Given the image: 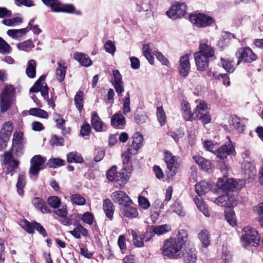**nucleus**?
Returning a JSON list of instances; mask_svg holds the SVG:
<instances>
[{
  "mask_svg": "<svg viewBox=\"0 0 263 263\" xmlns=\"http://www.w3.org/2000/svg\"><path fill=\"white\" fill-rule=\"evenodd\" d=\"M183 246L181 242L175 238H170L164 241L161 248L163 255L173 258L180 257Z\"/></svg>",
  "mask_w": 263,
  "mask_h": 263,
  "instance_id": "obj_1",
  "label": "nucleus"
},
{
  "mask_svg": "<svg viewBox=\"0 0 263 263\" xmlns=\"http://www.w3.org/2000/svg\"><path fill=\"white\" fill-rule=\"evenodd\" d=\"M143 136L139 133H136L133 136V142L131 146L122 155L124 164L130 163L132 156L135 155L142 145Z\"/></svg>",
  "mask_w": 263,
  "mask_h": 263,
  "instance_id": "obj_2",
  "label": "nucleus"
},
{
  "mask_svg": "<svg viewBox=\"0 0 263 263\" xmlns=\"http://www.w3.org/2000/svg\"><path fill=\"white\" fill-rule=\"evenodd\" d=\"M241 241L245 248L250 246L256 247L260 241V237L257 232L253 228L247 226L242 230Z\"/></svg>",
  "mask_w": 263,
  "mask_h": 263,
  "instance_id": "obj_3",
  "label": "nucleus"
},
{
  "mask_svg": "<svg viewBox=\"0 0 263 263\" xmlns=\"http://www.w3.org/2000/svg\"><path fill=\"white\" fill-rule=\"evenodd\" d=\"M245 184V181L243 179L237 180L227 178H219L217 182V187L224 191H233L234 189L240 190L244 187Z\"/></svg>",
  "mask_w": 263,
  "mask_h": 263,
  "instance_id": "obj_4",
  "label": "nucleus"
},
{
  "mask_svg": "<svg viewBox=\"0 0 263 263\" xmlns=\"http://www.w3.org/2000/svg\"><path fill=\"white\" fill-rule=\"evenodd\" d=\"M187 9V6L185 3L174 2L165 13L170 18L176 20L183 17L186 13Z\"/></svg>",
  "mask_w": 263,
  "mask_h": 263,
  "instance_id": "obj_5",
  "label": "nucleus"
},
{
  "mask_svg": "<svg viewBox=\"0 0 263 263\" xmlns=\"http://www.w3.org/2000/svg\"><path fill=\"white\" fill-rule=\"evenodd\" d=\"M191 23L198 28H205L214 23V18L203 13L191 14L189 15Z\"/></svg>",
  "mask_w": 263,
  "mask_h": 263,
  "instance_id": "obj_6",
  "label": "nucleus"
},
{
  "mask_svg": "<svg viewBox=\"0 0 263 263\" xmlns=\"http://www.w3.org/2000/svg\"><path fill=\"white\" fill-rule=\"evenodd\" d=\"M43 2L50 7L54 12L73 13L75 7L72 4H61L59 0H42Z\"/></svg>",
  "mask_w": 263,
  "mask_h": 263,
  "instance_id": "obj_7",
  "label": "nucleus"
},
{
  "mask_svg": "<svg viewBox=\"0 0 263 263\" xmlns=\"http://www.w3.org/2000/svg\"><path fill=\"white\" fill-rule=\"evenodd\" d=\"M46 159L40 155H35L30 161L29 173L33 176H37L39 172L46 167Z\"/></svg>",
  "mask_w": 263,
  "mask_h": 263,
  "instance_id": "obj_8",
  "label": "nucleus"
},
{
  "mask_svg": "<svg viewBox=\"0 0 263 263\" xmlns=\"http://www.w3.org/2000/svg\"><path fill=\"white\" fill-rule=\"evenodd\" d=\"M164 159L167 164L166 174L168 177H173L177 172L179 167V164L177 162V158L169 152H166L164 154Z\"/></svg>",
  "mask_w": 263,
  "mask_h": 263,
  "instance_id": "obj_9",
  "label": "nucleus"
},
{
  "mask_svg": "<svg viewBox=\"0 0 263 263\" xmlns=\"http://www.w3.org/2000/svg\"><path fill=\"white\" fill-rule=\"evenodd\" d=\"M24 143L23 133L21 131H15L13 135L12 151L17 154H22Z\"/></svg>",
  "mask_w": 263,
  "mask_h": 263,
  "instance_id": "obj_10",
  "label": "nucleus"
},
{
  "mask_svg": "<svg viewBox=\"0 0 263 263\" xmlns=\"http://www.w3.org/2000/svg\"><path fill=\"white\" fill-rule=\"evenodd\" d=\"M19 224L22 228L29 233H33L34 229H35L43 237H45L47 236L45 229L39 223L34 222L31 223L26 219H22L20 221Z\"/></svg>",
  "mask_w": 263,
  "mask_h": 263,
  "instance_id": "obj_11",
  "label": "nucleus"
},
{
  "mask_svg": "<svg viewBox=\"0 0 263 263\" xmlns=\"http://www.w3.org/2000/svg\"><path fill=\"white\" fill-rule=\"evenodd\" d=\"M236 55L238 57L239 60L237 62L238 65L240 61H244L247 63H251L257 59V57L252 50L249 47L240 48L236 53Z\"/></svg>",
  "mask_w": 263,
  "mask_h": 263,
  "instance_id": "obj_12",
  "label": "nucleus"
},
{
  "mask_svg": "<svg viewBox=\"0 0 263 263\" xmlns=\"http://www.w3.org/2000/svg\"><path fill=\"white\" fill-rule=\"evenodd\" d=\"M234 152V147L231 141L229 140L224 144L217 148L214 152V154L218 158L220 159H226L228 155L233 154Z\"/></svg>",
  "mask_w": 263,
  "mask_h": 263,
  "instance_id": "obj_13",
  "label": "nucleus"
},
{
  "mask_svg": "<svg viewBox=\"0 0 263 263\" xmlns=\"http://www.w3.org/2000/svg\"><path fill=\"white\" fill-rule=\"evenodd\" d=\"M45 77L42 76L35 82V84L30 89L31 92H37L40 91L42 97L47 99L48 98V88L44 83Z\"/></svg>",
  "mask_w": 263,
  "mask_h": 263,
  "instance_id": "obj_14",
  "label": "nucleus"
},
{
  "mask_svg": "<svg viewBox=\"0 0 263 263\" xmlns=\"http://www.w3.org/2000/svg\"><path fill=\"white\" fill-rule=\"evenodd\" d=\"M190 55L186 54L180 57L178 70L181 77L185 78L189 74L191 69Z\"/></svg>",
  "mask_w": 263,
  "mask_h": 263,
  "instance_id": "obj_15",
  "label": "nucleus"
},
{
  "mask_svg": "<svg viewBox=\"0 0 263 263\" xmlns=\"http://www.w3.org/2000/svg\"><path fill=\"white\" fill-rule=\"evenodd\" d=\"M112 76L114 78L112 85L118 95L119 97H122L123 96L122 93L124 91V82L122 80V76L118 70H112Z\"/></svg>",
  "mask_w": 263,
  "mask_h": 263,
  "instance_id": "obj_16",
  "label": "nucleus"
},
{
  "mask_svg": "<svg viewBox=\"0 0 263 263\" xmlns=\"http://www.w3.org/2000/svg\"><path fill=\"white\" fill-rule=\"evenodd\" d=\"M110 197L114 202L118 203L121 206L124 204L132 203V201L129 196L123 191H118L114 192L111 194Z\"/></svg>",
  "mask_w": 263,
  "mask_h": 263,
  "instance_id": "obj_17",
  "label": "nucleus"
},
{
  "mask_svg": "<svg viewBox=\"0 0 263 263\" xmlns=\"http://www.w3.org/2000/svg\"><path fill=\"white\" fill-rule=\"evenodd\" d=\"M214 202L221 206L231 208L235 204V200L231 195L227 193L216 198Z\"/></svg>",
  "mask_w": 263,
  "mask_h": 263,
  "instance_id": "obj_18",
  "label": "nucleus"
},
{
  "mask_svg": "<svg viewBox=\"0 0 263 263\" xmlns=\"http://www.w3.org/2000/svg\"><path fill=\"white\" fill-rule=\"evenodd\" d=\"M204 55H200V53L194 54V59L197 69L200 71L205 70L209 66V59Z\"/></svg>",
  "mask_w": 263,
  "mask_h": 263,
  "instance_id": "obj_19",
  "label": "nucleus"
},
{
  "mask_svg": "<svg viewBox=\"0 0 263 263\" xmlns=\"http://www.w3.org/2000/svg\"><path fill=\"white\" fill-rule=\"evenodd\" d=\"M229 124L238 132L242 133L245 129V121L235 116H231L229 120Z\"/></svg>",
  "mask_w": 263,
  "mask_h": 263,
  "instance_id": "obj_20",
  "label": "nucleus"
},
{
  "mask_svg": "<svg viewBox=\"0 0 263 263\" xmlns=\"http://www.w3.org/2000/svg\"><path fill=\"white\" fill-rule=\"evenodd\" d=\"M58 67L55 70V77L60 82H63L65 77L67 69V64L65 61L60 60L57 63Z\"/></svg>",
  "mask_w": 263,
  "mask_h": 263,
  "instance_id": "obj_21",
  "label": "nucleus"
},
{
  "mask_svg": "<svg viewBox=\"0 0 263 263\" xmlns=\"http://www.w3.org/2000/svg\"><path fill=\"white\" fill-rule=\"evenodd\" d=\"M196 107L194 109V115L197 118L200 115L205 114L210 110L208 104L203 100H198L195 101Z\"/></svg>",
  "mask_w": 263,
  "mask_h": 263,
  "instance_id": "obj_22",
  "label": "nucleus"
},
{
  "mask_svg": "<svg viewBox=\"0 0 263 263\" xmlns=\"http://www.w3.org/2000/svg\"><path fill=\"white\" fill-rule=\"evenodd\" d=\"M121 212L124 216L129 218H135L138 216L137 209L130 206V204L122 205L121 207Z\"/></svg>",
  "mask_w": 263,
  "mask_h": 263,
  "instance_id": "obj_23",
  "label": "nucleus"
},
{
  "mask_svg": "<svg viewBox=\"0 0 263 263\" xmlns=\"http://www.w3.org/2000/svg\"><path fill=\"white\" fill-rule=\"evenodd\" d=\"M73 58L83 66L88 67L92 65L90 59L83 53L76 52L74 53Z\"/></svg>",
  "mask_w": 263,
  "mask_h": 263,
  "instance_id": "obj_24",
  "label": "nucleus"
},
{
  "mask_svg": "<svg viewBox=\"0 0 263 263\" xmlns=\"http://www.w3.org/2000/svg\"><path fill=\"white\" fill-rule=\"evenodd\" d=\"M193 159L195 163L204 171H208L211 169V163L210 160L205 159L199 155H195L193 156Z\"/></svg>",
  "mask_w": 263,
  "mask_h": 263,
  "instance_id": "obj_25",
  "label": "nucleus"
},
{
  "mask_svg": "<svg viewBox=\"0 0 263 263\" xmlns=\"http://www.w3.org/2000/svg\"><path fill=\"white\" fill-rule=\"evenodd\" d=\"M198 237L203 247L207 248L211 243V235L208 230L203 229L198 233Z\"/></svg>",
  "mask_w": 263,
  "mask_h": 263,
  "instance_id": "obj_26",
  "label": "nucleus"
},
{
  "mask_svg": "<svg viewBox=\"0 0 263 263\" xmlns=\"http://www.w3.org/2000/svg\"><path fill=\"white\" fill-rule=\"evenodd\" d=\"M212 188V184L205 181H201L195 185L196 193L199 196H202L208 193Z\"/></svg>",
  "mask_w": 263,
  "mask_h": 263,
  "instance_id": "obj_27",
  "label": "nucleus"
},
{
  "mask_svg": "<svg viewBox=\"0 0 263 263\" xmlns=\"http://www.w3.org/2000/svg\"><path fill=\"white\" fill-rule=\"evenodd\" d=\"M196 53H200L201 55L211 58L214 55V51L213 48L206 43H201L199 46V51Z\"/></svg>",
  "mask_w": 263,
  "mask_h": 263,
  "instance_id": "obj_28",
  "label": "nucleus"
},
{
  "mask_svg": "<svg viewBox=\"0 0 263 263\" xmlns=\"http://www.w3.org/2000/svg\"><path fill=\"white\" fill-rule=\"evenodd\" d=\"M91 123L93 128L97 132H102L103 130L104 123L99 117L98 114L93 111L91 114Z\"/></svg>",
  "mask_w": 263,
  "mask_h": 263,
  "instance_id": "obj_29",
  "label": "nucleus"
},
{
  "mask_svg": "<svg viewBox=\"0 0 263 263\" xmlns=\"http://www.w3.org/2000/svg\"><path fill=\"white\" fill-rule=\"evenodd\" d=\"M32 204L35 208L39 209L43 213H50V209L47 206L46 203L41 198L36 197L33 199Z\"/></svg>",
  "mask_w": 263,
  "mask_h": 263,
  "instance_id": "obj_30",
  "label": "nucleus"
},
{
  "mask_svg": "<svg viewBox=\"0 0 263 263\" xmlns=\"http://www.w3.org/2000/svg\"><path fill=\"white\" fill-rule=\"evenodd\" d=\"M13 129V123L10 121L4 123L0 130V136L9 138Z\"/></svg>",
  "mask_w": 263,
  "mask_h": 263,
  "instance_id": "obj_31",
  "label": "nucleus"
},
{
  "mask_svg": "<svg viewBox=\"0 0 263 263\" xmlns=\"http://www.w3.org/2000/svg\"><path fill=\"white\" fill-rule=\"evenodd\" d=\"M243 170L246 177H248L250 181L253 180L256 175L255 166L250 162H247L245 164Z\"/></svg>",
  "mask_w": 263,
  "mask_h": 263,
  "instance_id": "obj_32",
  "label": "nucleus"
},
{
  "mask_svg": "<svg viewBox=\"0 0 263 263\" xmlns=\"http://www.w3.org/2000/svg\"><path fill=\"white\" fill-rule=\"evenodd\" d=\"M103 210L106 217L111 219L114 213V206L110 200L106 199L104 200L103 203Z\"/></svg>",
  "mask_w": 263,
  "mask_h": 263,
  "instance_id": "obj_33",
  "label": "nucleus"
},
{
  "mask_svg": "<svg viewBox=\"0 0 263 263\" xmlns=\"http://www.w3.org/2000/svg\"><path fill=\"white\" fill-rule=\"evenodd\" d=\"M125 117L119 112L115 114L111 118V124L114 127L123 126L125 124Z\"/></svg>",
  "mask_w": 263,
  "mask_h": 263,
  "instance_id": "obj_34",
  "label": "nucleus"
},
{
  "mask_svg": "<svg viewBox=\"0 0 263 263\" xmlns=\"http://www.w3.org/2000/svg\"><path fill=\"white\" fill-rule=\"evenodd\" d=\"M69 232L71 235L77 239H80L81 235L87 236L88 234L87 230L80 224L77 225L73 230Z\"/></svg>",
  "mask_w": 263,
  "mask_h": 263,
  "instance_id": "obj_35",
  "label": "nucleus"
},
{
  "mask_svg": "<svg viewBox=\"0 0 263 263\" xmlns=\"http://www.w3.org/2000/svg\"><path fill=\"white\" fill-rule=\"evenodd\" d=\"M181 110L183 116L185 120H191L193 118L194 112H192L189 103L186 101L181 103Z\"/></svg>",
  "mask_w": 263,
  "mask_h": 263,
  "instance_id": "obj_36",
  "label": "nucleus"
},
{
  "mask_svg": "<svg viewBox=\"0 0 263 263\" xmlns=\"http://www.w3.org/2000/svg\"><path fill=\"white\" fill-rule=\"evenodd\" d=\"M130 177V173L126 168H124L121 170L118 174L117 182L120 185H124L128 180Z\"/></svg>",
  "mask_w": 263,
  "mask_h": 263,
  "instance_id": "obj_37",
  "label": "nucleus"
},
{
  "mask_svg": "<svg viewBox=\"0 0 263 263\" xmlns=\"http://www.w3.org/2000/svg\"><path fill=\"white\" fill-rule=\"evenodd\" d=\"M194 202L199 210L201 211L205 216H210V214L208 208L201 198H195Z\"/></svg>",
  "mask_w": 263,
  "mask_h": 263,
  "instance_id": "obj_38",
  "label": "nucleus"
},
{
  "mask_svg": "<svg viewBox=\"0 0 263 263\" xmlns=\"http://www.w3.org/2000/svg\"><path fill=\"white\" fill-rule=\"evenodd\" d=\"M36 63L34 60H31L28 62L26 73L31 79L35 78L36 74Z\"/></svg>",
  "mask_w": 263,
  "mask_h": 263,
  "instance_id": "obj_39",
  "label": "nucleus"
},
{
  "mask_svg": "<svg viewBox=\"0 0 263 263\" xmlns=\"http://www.w3.org/2000/svg\"><path fill=\"white\" fill-rule=\"evenodd\" d=\"M142 51L143 55L145 57L151 64L154 63L153 55L156 51H153L149 44H144L143 46Z\"/></svg>",
  "mask_w": 263,
  "mask_h": 263,
  "instance_id": "obj_40",
  "label": "nucleus"
},
{
  "mask_svg": "<svg viewBox=\"0 0 263 263\" xmlns=\"http://www.w3.org/2000/svg\"><path fill=\"white\" fill-rule=\"evenodd\" d=\"M67 160L69 163H82L83 159L77 152L69 153L67 155Z\"/></svg>",
  "mask_w": 263,
  "mask_h": 263,
  "instance_id": "obj_41",
  "label": "nucleus"
},
{
  "mask_svg": "<svg viewBox=\"0 0 263 263\" xmlns=\"http://www.w3.org/2000/svg\"><path fill=\"white\" fill-rule=\"evenodd\" d=\"M28 31L27 28L10 29L8 30L7 34L13 39H18L24 35Z\"/></svg>",
  "mask_w": 263,
  "mask_h": 263,
  "instance_id": "obj_42",
  "label": "nucleus"
},
{
  "mask_svg": "<svg viewBox=\"0 0 263 263\" xmlns=\"http://www.w3.org/2000/svg\"><path fill=\"white\" fill-rule=\"evenodd\" d=\"M26 185V179L24 173L20 174L18 180L16 184V187L17 189V192L20 195L22 196L23 195V189Z\"/></svg>",
  "mask_w": 263,
  "mask_h": 263,
  "instance_id": "obj_43",
  "label": "nucleus"
},
{
  "mask_svg": "<svg viewBox=\"0 0 263 263\" xmlns=\"http://www.w3.org/2000/svg\"><path fill=\"white\" fill-rule=\"evenodd\" d=\"M221 61L222 67L226 71L230 73L234 71L235 67L233 61L224 58H221Z\"/></svg>",
  "mask_w": 263,
  "mask_h": 263,
  "instance_id": "obj_44",
  "label": "nucleus"
},
{
  "mask_svg": "<svg viewBox=\"0 0 263 263\" xmlns=\"http://www.w3.org/2000/svg\"><path fill=\"white\" fill-rule=\"evenodd\" d=\"M29 114L31 116H36L43 118H47L48 117V113L44 110L37 108H32L28 111Z\"/></svg>",
  "mask_w": 263,
  "mask_h": 263,
  "instance_id": "obj_45",
  "label": "nucleus"
},
{
  "mask_svg": "<svg viewBox=\"0 0 263 263\" xmlns=\"http://www.w3.org/2000/svg\"><path fill=\"white\" fill-rule=\"evenodd\" d=\"M212 77L217 80L220 79L222 80L223 84L226 86L230 85V81L229 77L226 74H222L217 72V71L213 72Z\"/></svg>",
  "mask_w": 263,
  "mask_h": 263,
  "instance_id": "obj_46",
  "label": "nucleus"
},
{
  "mask_svg": "<svg viewBox=\"0 0 263 263\" xmlns=\"http://www.w3.org/2000/svg\"><path fill=\"white\" fill-rule=\"evenodd\" d=\"M5 95H1V108L2 111L7 110L13 102V99H9Z\"/></svg>",
  "mask_w": 263,
  "mask_h": 263,
  "instance_id": "obj_47",
  "label": "nucleus"
},
{
  "mask_svg": "<svg viewBox=\"0 0 263 263\" xmlns=\"http://www.w3.org/2000/svg\"><path fill=\"white\" fill-rule=\"evenodd\" d=\"M225 217L227 221L232 226H235L236 224V219L234 211L232 209L227 210L225 211Z\"/></svg>",
  "mask_w": 263,
  "mask_h": 263,
  "instance_id": "obj_48",
  "label": "nucleus"
},
{
  "mask_svg": "<svg viewBox=\"0 0 263 263\" xmlns=\"http://www.w3.org/2000/svg\"><path fill=\"white\" fill-rule=\"evenodd\" d=\"M74 102L76 107L80 111L83 107V93L78 91L74 97Z\"/></svg>",
  "mask_w": 263,
  "mask_h": 263,
  "instance_id": "obj_49",
  "label": "nucleus"
},
{
  "mask_svg": "<svg viewBox=\"0 0 263 263\" xmlns=\"http://www.w3.org/2000/svg\"><path fill=\"white\" fill-rule=\"evenodd\" d=\"M171 226L164 224L155 227L153 229V232L157 235H162L171 230Z\"/></svg>",
  "mask_w": 263,
  "mask_h": 263,
  "instance_id": "obj_50",
  "label": "nucleus"
},
{
  "mask_svg": "<svg viewBox=\"0 0 263 263\" xmlns=\"http://www.w3.org/2000/svg\"><path fill=\"white\" fill-rule=\"evenodd\" d=\"M131 234L133 237L134 244L138 247H142L144 246V239L138 236V232L136 230H132Z\"/></svg>",
  "mask_w": 263,
  "mask_h": 263,
  "instance_id": "obj_51",
  "label": "nucleus"
},
{
  "mask_svg": "<svg viewBox=\"0 0 263 263\" xmlns=\"http://www.w3.org/2000/svg\"><path fill=\"white\" fill-rule=\"evenodd\" d=\"M196 251L192 249L190 250L184 256L185 263H196Z\"/></svg>",
  "mask_w": 263,
  "mask_h": 263,
  "instance_id": "obj_52",
  "label": "nucleus"
},
{
  "mask_svg": "<svg viewBox=\"0 0 263 263\" xmlns=\"http://www.w3.org/2000/svg\"><path fill=\"white\" fill-rule=\"evenodd\" d=\"M176 240H178L181 242V246H183L187 241L188 234L186 230L182 229L179 231Z\"/></svg>",
  "mask_w": 263,
  "mask_h": 263,
  "instance_id": "obj_53",
  "label": "nucleus"
},
{
  "mask_svg": "<svg viewBox=\"0 0 263 263\" xmlns=\"http://www.w3.org/2000/svg\"><path fill=\"white\" fill-rule=\"evenodd\" d=\"M17 47L19 50L28 51L34 47V45L31 41L28 40L17 44Z\"/></svg>",
  "mask_w": 263,
  "mask_h": 263,
  "instance_id": "obj_54",
  "label": "nucleus"
},
{
  "mask_svg": "<svg viewBox=\"0 0 263 263\" xmlns=\"http://www.w3.org/2000/svg\"><path fill=\"white\" fill-rule=\"evenodd\" d=\"M65 161L60 158H51L48 162L47 165L50 167L56 168L64 165Z\"/></svg>",
  "mask_w": 263,
  "mask_h": 263,
  "instance_id": "obj_55",
  "label": "nucleus"
},
{
  "mask_svg": "<svg viewBox=\"0 0 263 263\" xmlns=\"http://www.w3.org/2000/svg\"><path fill=\"white\" fill-rule=\"evenodd\" d=\"M47 203L51 208L57 209L61 204V199L57 196H50L47 199Z\"/></svg>",
  "mask_w": 263,
  "mask_h": 263,
  "instance_id": "obj_56",
  "label": "nucleus"
},
{
  "mask_svg": "<svg viewBox=\"0 0 263 263\" xmlns=\"http://www.w3.org/2000/svg\"><path fill=\"white\" fill-rule=\"evenodd\" d=\"M203 146L207 151L214 153L216 149L218 147L219 144L211 140H205L203 142Z\"/></svg>",
  "mask_w": 263,
  "mask_h": 263,
  "instance_id": "obj_57",
  "label": "nucleus"
},
{
  "mask_svg": "<svg viewBox=\"0 0 263 263\" xmlns=\"http://www.w3.org/2000/svg\"><path fill=\"white\" fill-rule=\"evenodd\" d=\"M106 177L107 179L110 181H117L118 173L116 166L114 165L110 168V169L107 172Z\"/></svg>",
  "mask_w": 263,
  "mask_h": 263,
  "instance_id": "obj_58",
  "label": "nucleus"
},
{
  "mask_svg": "<svg viewBox=\"0 0 263 263\" xmlns=\"http://www.w3.org/2000/svg\"><path fill=\"white\" fill-rule=\"evenodd\" d=\"M71 201L73 204L83 205L86 203L85 199L79 194H74L71 196Z\"/></svg>",
  "mask_w": 263,
  "mask_h": 263,
  "instance_id": "obj_59",
  "label": "nucleus"
},
{
  "mask_svg": "<svg viewBox=\"0 0 263 263\" xmlns=\"http://www.w3.org/2000/svg\"><path fill=\"white\" fill-rule=\"evenodd\" d=\"M81 219L84 223L91 225L94 220V216L91 213L86 212L82 215Z\"/></svg>",
  "mask_w": 263,
  "mask_h": 263,
  "instance_id": "obj_60",
  "label": "nucleus"
},
{
  "mask_svg": "<svg viewBox=\"0 0 263 263\" xmlns=\"http://www.w3.org/2000/svg\"><path fill=\"white\" fill-rule=\"evenodd\" d=\"M157 116L159 122L161 125H163L166 122V115L162 107L157 108Z\"/></svg>",
  "mask_w": 263,
  "mask_h": 263,
  "instance_id": "obj_61",
  "label": "nucleus"
},
{
  "mask_svg": "<svg viewBox=\"0 0 263 263\" xmlns=\"http://www.w3.org/2000/svg\"><path fill=\"white\" fill-rule=\"evenodd\" d=\"M19 163V161L17 160H13L11 163L7 164L8 166L6 171V174L12 176L14 170L17 167Z\"/></svg>",
  "mask_w": 263,
  "mask_h": 263,
  "instance_id": "obj_62",
  "label": "nucleus"
},
{
  "mask_svg": "<svg viewBox=\"0 0 263 263\" xmlns=\"http://www.w3.org/2000/svg\"><path fill=\"white\" fill-rule=\"evenodd\" d=\"M173 211L181 216H184L185 213L182 209L181 203L178 201H175L172 205Z\"/></svg>",
  "mask_w": 263,
  "mask_h": 263,
  "instance_id": "obj_63",
  "label": "nucleus"
},
{
  "mask_svg": "<svg viewBox=\"0 0 263 263\" xmlns=\"http://www.w3.org/2000/svg\"><path fill=\"white\" fill-rule=\"evenodd\" d=\"M255 211L258 215V221L263 227V202L260 203L255 207Z\"/></svg>",
  "mask_w": 263,
  "mask_h": 263,
  "instance_id": "obj_64",
  "label": "nucleus"
}]
</instances>
